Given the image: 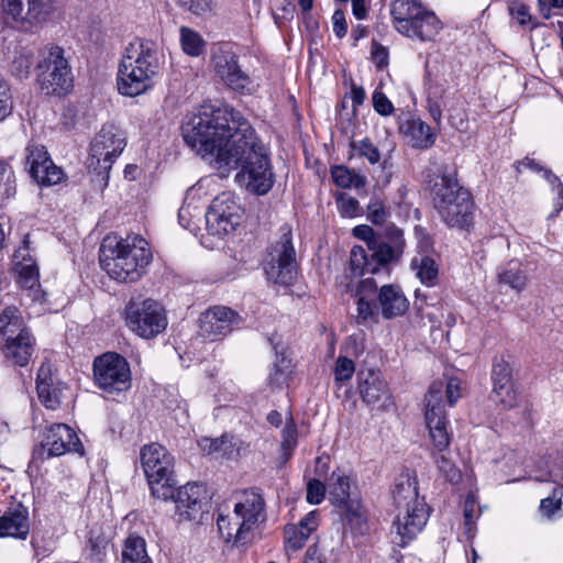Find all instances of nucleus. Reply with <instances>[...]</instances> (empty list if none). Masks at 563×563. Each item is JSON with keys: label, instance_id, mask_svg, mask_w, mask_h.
I'll use <instances>...</instances> for the list:
<instances>
[{"label": "nucleus", "instance_id": "obj_45", "mask_svg": "<svg viewBox=\"0 0 563 563\" xmlns=\"http://www.w3.org/2000/svg\"><path fill=\"white\" fill-rule=\"evenodd\" d=\"M177 4L196 16L210 15L216 9L213 0H177Z\"/></svg>", "mask_w": 563, "mask_h": 563}, {"label": "nucleus", "instance_id": "obj_31", "mask_svg": "<svg viewBox=\"0 0 563 563\" xmlns=\"http://www.w3.org/2000/svg\"><path fill=\"white\" fill-rule=\"evenodd\" d=\"M117 85L120 93L135 97L145 92L152 82L147 73H119Z\"/></svg>", "mask_w": 563, "mask_h": 563}, {"label": "nucleus", "instance_id": "obj_41", "mask_svg": "<svg viewBox=\"0 0 563 563\" xmlns=\"http://www.w3.org/2000/svg\"><path fill=\"white\" fill-rule=\"evenodd\" d=\"M180 45L183 51L190 56H199L206 46L202 36L188 26L179 27Z\"/></svg>", "mask_w": 563, "mask_h": 563}, {"label": "nucleus", "instance_id": "obj_59", "mask_svg": "<svg viewBox=\"0 0 563 563\" xmlns=\"http://www.w3.org/2000/svg\"><path fill=\"white\" fill-rule=\"evenodd\" d=\"M332 29H333L334 34L339 38H342L346 34L347 23H346L345 14H344L343 10L338 9L334 11V13L332 15Z\"/></svg>", "mask_w": 563, "mask_h": 563}, {"label": "nucleus", "instance_id": "obj_23", "mask_svg": "<svg viewBox=\"0 0 563 563\" xmlns=\"http://www.w3.org/2000/svg\"><path fill=\"white\" fill-rule=\"evenodd\" d=\"M377 301L385 319L401 316L409 307V302L405 294L400 287L395 285L382 286L377 294Z\"/></svg>", "mask_w": 563, "mask_h": 563}, {"label": "nucleus", "instance_id": "obj_6", "mask_svg": "<svg viewBox=\"0 0 563 563\" xmlns=\"http://www.w3.org/2000/svg\"><path fill=\"white\" fill-rule=\"evenodd\" d=\"M384 236L388 242H380L372 246L371 257L362 246H354L350 252V268L353 276H363L366 273L377 274L382 267L391 262H398L404 254L406 242L404 232L395 224H387Z\"/></svg>", "mask_w": 563, "mask_h": 563}, {"label": "nucleus", "instance_id": "obj_8", "mask_svg": "<svg viewBox=\"0 0 563 563\" xmlns=\"http://www.w3.org/2000/svg\"><path fill=\"white\" fill-rule=\"evenodd\" d=\"M390 13L396 30L410 38L430 41L442 27L437 15L416 0H393Z\"/></svg>", "mask_w": 563, "mask_h": 563}, {"label": "nucleus", "instance_id": "obj_11", "mask_svg": "<svg viewBox=\"0 0 563 563\" xmlns=\"http://www.w3.org/2000/svg\"><path fill=\"white\" fill-rule=\"evenodd\" d=\"M125 139L114 125H104L93 137L87 167L107 181L114 159L123 152Z\"/></svg>", "mask_w": 563, "mask_h": 563}, {"label": "nucleus", "instance_id": "obj_64", "mask_svg": "<svg viewBox=\"0 0 563 563\" xmlns=\"http://www.w3.org/2000/svg\"><path fill=\"white\" fill-rule=\"evenodd\" d=\"M303 563H325L317 545H310L306 552Z\"/></svg>", "mask_w": 563, "mask_h": 563}, {"label": "nucleus", "instance_id": "obj_63", "mask_svg": "<svg viewBox=\"0 0 563 563\" xmlns=\"http://www.w3.org/2000/svg\"><path fill=\"white\" fill-rule=\"evenodd\" d=\"M317 516L316 511L309 512L306 517H303L298 526H295L297 529H302L303 532H308L310 536L312 531L317 529Z\"/></svg>", "mask_w": 563, "mask_h": 563}, {"label": "nucleus", "instance_id": "obj_15", "mask_svg": "<svg viewBox=\"0 0 563 563\" xmlns=\"http://www.w3.org/2000/svg\"><path fill=\"white\" fill-rule=\"evenodd\" d=\"M444 385L442 382H434L424 397V419L429 429L430 439L435 449L440 451L448 449L451 435L448 432L446 413L443 404Z\"/></svg>", "mask_w": 563, "mask_h": 563}, {"label": "nucleus", "instance_id": "obj_13", "mask_svg": "<svg viewBox=\"0 0 563 563\" xmlns=\"http://www.w3.org/2000/svg\"><path fill=\"white\" fill-rule=\"evenodd\" d=\"M93 375L98 386L108 394L122 393L131 386L130 365L118 353L98 356L93 362Z\"/></svg>", "mask_w": 563, "mask_h": 563}, {"label": "nucleus", "instance_id": "obj_10", "mask_svg": "<svg viewBox=\"0 0 563 563\" xmlns=\"http://www.w3.org/2000/svg\"><path fill=\"white\" fill-rule=\"evenodd\" d=\"M4 22L24 33H35L54 11L53 0H1Z\"/></svg>", "mask_w": 563, "mask_h": 563}, {"label": "nucleus", "instance_id": "obj_32", "mask_svg": "<svg viewBox=\"0 0 563 563\" xmlns=\"http://www.w3.org/2000/svg\"><path fill=\"white\" fill-rule=\"evenodd\" d=\"M410 267L422 285L433 287L438 284L439 265L433 257L424 254L417 255L411 260Z\"/></svg>", "mask_w": 563, "mask_h": 563}, {"label": "nucleus", "instance_id": "obj_40", "mask_svg": "<svg viewBox=\"0 0 563 563\" xmlns=\"http://www.w3.org/2000/svg\"><path fill=\"white\" fill-rule=\"evenodd\" d=\"M331 177L334 184L341 188H361L366 184V178L343 165L331 168Z\"/></svg>", "mask_w": 563, "mask_h": 563}, {"label": "nucleus", "instance_id": "obj_19", "mask_svg": "<svg viewBox=\"0 0 563 563\" xmlns=\"http://www.w3.org/2000/svg\"><path fill=\"white\" fill-rule=\"evenodd\" d=\"M357 389L362 400L373 408L387 409L393 405L389 387L379 372L361 369L357 373Z\"/></svg>", "mask_w": 563, "mask_h": 563}, {"label": "nucleus", "instance_id": "obj_30", "mask_svg": "<svg viewBox=\"0 0 563 563\" xmlns=\"http://www.w3.org/2000/svg\"><path fill=\"white\" fill-rule=\"evenodd\" d=\"M351 481L340 472H333L328 482L329 498L333 505L344 509L352 503H356L351 498Z\"/></svg>", "mask_w": 563, "mask_h": 563}, {"label": "nucleus", "instance_id": "obj_48", "mask_svg": "<svg viewBox=\"0 0 563 563\" xmlns=\"http://www.w3.org/2000/svg\"><path fill=\"white\" fill-rule=\"evenodd\" d=\"M308 538V532H303L302 529H297L295 526L286 527L285 529V545L287 550L298 551L303 547Z\"/></svg>", "mask_w": 563, "mask_h": 563}, {"label": "nucleus", "instance_id": "obj_56", "mask_svg": "<svg viewBox=\"0 0 563 563\" xmlns=\"http://www.w3.org/2000/svg\"><path fill=\"white\" fill-rule=\"evenodd\" d=\"M377 288V283L373 278H365L358 283L355 289V297L371 299L378 294Z\"/></svg>", "mask_w": 563, "mask_h": 563}, {"label": "nucleus", "instance_id": "obj_53", "mask_svg": "<svg viewBox=\"0 0 563 563\" xmlns=\"http://www.w3.org/2000/svg\"><path fill=\"white\" fill-rule=\"evenodd\" d=\"M12 111V97L8 84L0 77V122Z\"/></svg>", "mask_w": 563, "mask_h": 563}, {"label": "nucleus", "instance_id": "obj_42", "mask_svg": "<svg viewBox=\"0 0 563 563\" xmlns=\"http://www.w3.org/2000/svg\"><path fill=\"white\" fill-rule=\"evenodd\" d=\"M343 510V521L352 530L363 534L367 530L366 519L362 512V507L358 501L352 503Z\"/></svg>", "mask_w": 563, "mask_h": 563}, {"label": "nucleus", "instance_id": "obj_57", "mask_svg": "<svg viewBox=\"0 0 563 563\" xmlns=\"http://www.w3.org/2000/svg\"><path fill=\"white\" fill-rule=\"evenodd\" d=\"M373 107L382 115H389L394 110L391 102L379 90H375L373 93Z\"/></svg>", "mask_w": 563, "mask_h": 563}, {"label": "nucleus", "instance_id": "obj_47", "mask_svg": "<svg viewBox=\"0 0 563 563\" xmlns=\"http://www.w3.org/2000/svg\"><path fill=\"white\" fill-rule=\"evenodd\" d=\"M500 284L508 285L517 291H521L527 285V276L518 268H508L498 274Z\"/></svg>", "mask_w": 563, "mask_h": 563}, {"label": "nucleus", "instance_id": "obj_9", "mask_svg": "<svg viewBox=\"0 0 563 563\" xmlns=\"http://www.w3.org/2000/svg\"><path fill=\"white\" fill-rule=\"evenodd\" d=\"M126 327L142 339H153L167 327L164 307L152 298H132L124 310Z\"/></svg>", "mask_w": 563, "mask_h": 563}, {"label": "nucleus", "instance_id": "obj_5", "mask_svg": "<svg viewBox=\"0 0 563 563\" xmlns=\"http://www.w3.org/2000/svg\"><path fill=\"white\" fill-rule=\"evenodd\" d=\"M432 202L448 227L468 229L472 225L475 203L471 192L456 179L442 176L433 186Z\"/></svg>", "mask_w": 563, "mask_h": 563}, {"label": "nucleus", "instance_id": "obj_16", "mask_svg": "<svg viewBox=\"0 0 563 563\" xmlns=\"http://www.w3.org/2000/svg\"><path fill=\"white\" fill-rule=\"evenodd\" d=\"M242 213V208L231 192L218 195L206 212L208 232L217 236L233 232L240 225Z\"/></svg>", "mask_w": 563, "mask_h": 563}, {"label": "nucleus", "instance_id": "obj_12", "mask_svg": "<svg viewBox=\"0 0 563 563\" xmlns=\"http://www.w3.org/2000/svg\"><path fill=\"white\" fill-rule=\"evenodd\" d=\"M296 251L292 245L291 228L284 224L279 238L269 249L264 266L267 278L276 284L288 285L296 274Z\"/></svg>", "mask_w": 563, "mask_h": 563}, {"label": "nucleus", "instance_id": "obj_27", "mask_svg": "<svg viewBox=\"0 0 563 563\" xmlns=\"http://www.w3.org/2000/svg\"><path fill=\"white\" fill-rule=\"evenodd\" d=\"M14 261L19 285L30 291L38 287V271L35 262L31 257L26 258V249L16 251Z\"/></svg>", "mask_w": 563, "mask_h": 563}, {"label": "nucleus", "instance_id": "obj_52", "mask_svg": "<svg viewBox=\"0 0 563 563\" xmlns=\"http://www.w3.org/2000/svg\"><path fill=\"white\" fill-rule=\"evenodd\" d=\"M355 371L352 360L345 356H339L335 362L334 375L336 380H349Z\"/></svg>", "mask_w": 563, "mask_h": 563}, {"label": "nucleus", "instance_id": "obj_20", "mask_svg": "<svg viewBox=\"0 0 563 563\" xmlns=\"http://www.w3.org/2000/svg\"><path fill=\"white\" fill-rule=\"evenodd\" d=\"M492 399L503 409L517 405L518 394L512 379V368L505 360L495 361L492 371Z\"/></svg>", "mask_w": 563, "mask_h": 563}, {"label": "nucleus", "instance_id": "obj_24", "mask_svg": "<svg viewBox=\"0 0 563 563\" xmlns=\"http://www.w3.org/2000/svg\"><path fill=\"white\" fill-rule=\"evenodd\" d=\"M30 532L29 511L22 505L9 509L0 517V537L24 540Z\"/></svg>", "mask_w": 563, "mask_h": 563}, {"label": "nucleus", "instance_id": "obj_44", "mask_svg": "<svg viewBox=\"0 0 563 563\" xmlns=\"http://www.w3.org/2000/svg\"><path fill=\"white\" fill-rule=\"evenodd\" d=\"M142 47L143 38L136 37L130 42L124 48L119 70H128L129 68L132 70L133 68H136L140 56L144 52Z\"/></svg>", "mask_w": 563, "mask_h": 563}, {"label": "nucleus", "instance_id": "obj_50", "mask_svg": "<svg viewBox=\"0 0 563 563\" xmlns=\"http://www.w3.org/2000/svg\"><path fill=\"white\" fill-rule=\"evenodd\" d=\"M354 236L364 240L367 243L368 250L372 246L379 244L380 242H388V239L384 236V232L380 234V240L375 236L374 230L368 225H357L353 229Z\"/></svg>", "mask_w": 563, "mask_h": 563}, {"label": "nucleus", "instance_id": "obj_18", "mask_svg": "<svg viewBox=\"0 0 563 563\" xmlns=\"http://www.w3.org/2000/svg\"><path fill=\"white\" fill-rule=\"evenodd\" d=\"M16 70H69V56L62 46L47 44L41 47L35 56L31 49L23 48L14 59Z\"/></svg>", "mask_w": 563, "mask_h": 563}, {"label": "nucleus", "instance_id": "obj_49", "mask_svg": "<svg viewBox=\"0 0 563 563\" xmlns=\"http://www.w3.org/2000/svg\"><path fill=\"white\" fill-rule=\"evenodd\" d=\"M389 217L388 209L379 200H375L367 206V219L375 225L384 224Z\"/></svg>", "mask_w": 563, "mask_h": 563}, {"label": "nucleus", "instance_id": "obj_38", "mask_svg": "<svg viewBox=\"0 0 563 563\" xmlns=\"http://www.w3.org/2000/svg\"><path fill=\"white\" fill-rule=\"evenodd\" d=\"M211 59L216 70H240L238 56L228 43L217 45Z\"/></svg>", "mask_w": 563, "mask_h": 563}, {"label": "nucleus", "instance_id": "obj_3", "mask_svg": "<svg viewBox=\"0 0 563 563\" xmlns=\"http://www.w3.org/2000/svg\"><path fill=\"white\" fill-rule=\"evenodd\" d=\"M393 499L398 510L394 527L399 541L396 543L405 547L424 527L428 520L427 505L418 497V482L409 472L400 474L393 490Z\"/></svg>", "mask_w": 563, "mask_h": 563}, {"label": "nucleus", "instance_id": "obj_37", "mask_svg": "<svg viewBox=\"0 0 563 563\" xmlns=\"http://www.w3.org/2000/svg\"><path fill=\"white\" fill-rule=\"evenodd\" d=\"M122 563H152L143 538L133 536L128 538L122 552Z\"/></svg>", "mask_w": 563, "mask_h": 563}, {"label": "nucleus", "instance_id": "obj_60", "mask_svg": "<svg viewBox=\"0 0 563 563\" xmlns=\"http://www.w3.org/2000/svg\"><path fill=\"white\" fill-rule=\"evenodd\" d=\"M442 383L444 385L443 396L445 395L448 402L451 406H453L461 396L460 382L456 378H452L445 383L444 382H442Z\"/></svg>", "mask_w": 563, "mask_h": 563}, {"label": "nucleus", "instance_id": "obj_25", "mask_svg": "<svg viewBox=\"0 0 563 563\" xmlns=\"http://www.w3.org/2000/svg\"><path fill=\"white\" fill-rule=\"evenodd\" d=\"M36 81L41 92L47 97L66 96L74 87L71 73H40Z\"/></svg>", "mask_w": 563, "mask_h": 563}, {"label": "nucleus", "instance_id": "obj_58", "mask_svg": "<svg viewBox=\"0 0 563 563\" xmlns=\"http://www.w3.org/2000/svg\"><path fill=\"white\" fill-rule=\"evenodd\" d=\"M510 14L518 21L519 24L525 25L531 21L529 7L522 2L516 1L509 7Z\"/></svg>", "mask_w": 563, "mask_h": 563}, {"label": "nucleus", "instance_id": "obj_62", "mask_svg": "<svg viewBox=\"0 0 563 563\" xmlns=\"http://www.w3.org/2000/svg\"><path fill=\"white\" fill-rule=\"evenodd\" d=\"M544 178L550 183V185L556 189L558 196L562 199V202H559V208L556 209V213L563 209V185L551 170H544Z\"/></svg>", "mask_w": 563, "mask_h": 563}, {"label": "nucleus", "instance_id": "obj_29", "mask_svg": "<svg viewBox=\"0 0 563 563\" xmlns=\"http://www.w3.org/2000/svg\"><path fill=\"white\" fill-rule=\"evenodd\" d=\"M0 333L5 341L31 335L15 307H7L0 314Z\"/></svg>", "mask_w": 563, "mask_h": 563}, {"label": "nucleus", "instance_id": "obj_34", "mask_svg": "<svg viewBox=\"0 0 563 563\" xmlns=\"http://www.w3.org/2000/svg\"><path fill=\"white\" fill-rule=\"evenodd\" d=\"M110 544L109 533L102 526H93L89 530L88 550L89 556L100 562L107 553Z\"/></svg>", "mask_w": 563, "mask_h": 563}, {"label": "nucleus", "instance_id": "obj_54", "mask_svg": "<svg viewBox=\"0 0 563 563\" xmlns=\"http://www.w3.org/2000/svg\"><path fill=\"white\" fill-rule=\"evenodd\" d=\"M328 486L319 479H310L307 485V500L310 504L318 505L322 501Z\"/></svg>", "mask_w": 563, "mask_h": 563}, {"label": "nucleus", "instance_id": "obj_61", "mask_svg": "<svg viewBox=\"0 0 563 563\" xmlns=\"http://www.w3.org/2000/svg\"><path fill=\"white\" fill-rule=\"evenodd\" d=\"M372 58H373V62L375 63L376 67H378V68H383L388 65L387 49L384 46L378 45L376 43H374L373 47H372Z\"/></svg>", "mask_w": 563, "mask_h": 563}, {"label": "nucleus", "instance_id": "obj_22", "mask_svg": "<svg viewBox=\"0 0 563 563\" xmlns=\"http://www.w3.org/2000/svg\"><path fill=\"white\" fill-rule=\"evenodd\" d=\"M203 490L197 484H187L177 490L176 511L183 520H196L203 512Z\"/></svg>", "mask_w": 563, "mask_h": 563}, {"label": "nucleus", "instance_id": "obj_14", "mask_svg": "<svg viewBox=\"0 0 563 563\" xmlns=\"http://www.w3.org/2000/svg\"><path fill=\"white\" fill-rule=\"evenodd\" d=\"M74 452L84 455V445L77 433L65 423H53L46 428L40 446L33 450L32 463L43 462L47 457L60 456Z\"/></svg>", "mask_w": 563, "mask_h": 563}, {"label": "nucleus", "instance_id": "obj_21", "mask_svg": "<svg viewBox=\"0 0 563 563\" xmlns=\"http://www.w3.org/2000/svg\"><path fill=\"white\" fill-rule=\"evenodd\" d=\"M27 150L26 163L30 165V174L38 185H56L64 178V172L54 165L44 146H32Z\"/></svg>", "mask_w": 563, "mask_h": 563}, {"label": "nucleus", "instance_id": "obj_36", "mask_svg": "<svg viewBox=\"0 0 563 563\" xmlns=\"http://www.w3.org/2000/svg\"><path fill=\"white\" fill-rule=\"evenodd\" d=\"M220 80L227 88L241 95H251L257 88L246 73H220Z\"/></svg>", "mask_w": 563, "mask_h": 563}, {"label": "nucleus", "instance_id": "obj_2", "mask_svg": "<svg viewBox=\"0 0 563 563\" xmlns=\"http://www.w3.org/2000/svg\"><path fill=\"white\" fill-rule=\"evenodd\" d=\"M99 260L102 269L120 283H135L146 272L152 261V252L147 242L139 236L103 239Z\"/></svg>", "mask_w": 563, "mask_h": 563}, {"label": "nucleus", "instance_id": "obj_55", "mask_svg": "<svg viewBox=\"0 0 563 563\" xmlns=\"http://www.w3.org/2000/svg\"><path fill=\"white\" fill-rule=\"evenodd\" d=\"M339 210L344 217H355L358 210V201L347 196L346 194H340L336 198Z\"/></svg>", "mask_w": 563, "mask_h": 563}, {"label": "nucleus", "instance_id": "obj_35", "mask_svg": "<svg viewBox=\"0 0 563 563\" xmlns=\"http://www.w3.org/2000/svg\"><path fill=\"white\" fill-rule=\"evenodd\" d=\"M143 53L140 56L136 68L132 70H154L166 67L165 56L156 49L155 44L150 40H143Z\"/></svg>", "mask_w": 563, "mask_h": 563}, {"label": "nucleus", "instance_id": "obj_4", "mask_svg": "<svg viewBox=\"0 0 563 563\" xmlns=\"http://www.w3.org/2000/svg\"><path fill=\"white\" fill-rule=\"evenodd\" d=\"M264 509L262 495L253 489L245 490L232 512L218 516V529L224 541L238 548L251 543L254 527L260 520L265 519Z\"/></svg>", "mask_w": 563, "mask_h": 563}, {"label": "nucleus", "instance_id": "obj_39", "mask_svg": "<svg viewBox=\"0 0 563 563\" xmlns=\"http://www.w3.org/2000/svg\"><path fill=\"white\" fill-rule=\"evenodd\" d=\"M446 449L440 451L434 448L433 459L439 472L443 477L452 483L457 484L462 479V473L450 456V452H444Z\"/></svg>", "mask_w": 563, "mask_h": 563}, {"label": "nucleus", "instance_id": "obj_17", "mask_svg": "<svg viewBox=\"0 0 563 563\" xmlns=\"http://www.w3.org/2000/svg\"><path fill=\"white\" fill-rule=\"evenodd\" d=\"M242 317L225 306H213L203 311L199 319V335L210 342L220 341L242 323Z\"/></svg>", "mask_w": 563, "mask_h": 563}, {"label": "nucleus", "instance_id": "obj_28", "mask_svg": "<svg viewBox=\"0 0 563 563\" xmlns=\"http://www.w3.org/2000/svg\"><path fill=\"white\" fill-rule=\"evenodd\" d=\"M404 133L410 139L415 148L427 150L434 144L435 135L431 128L421 119H411L402 125Z\"/></svg>", "mask_w": 563, "mask_h": 563}, {"label": "nucleus", "instance_id": "obj_26", "mask_svg": "<svg viewBox=\"0 0 563 563\" xmlns=\"http://www.w3.org/2000/svg\"><path fill=\"white\" fill-rule=\"evenodd\" d=\"M36 390L46 408L55 409L60 404V389L54 386L49 363H43L38 369Z\"/></svg>", "mask_w": 563, "mask_h": 563}, {"label": "nucleus", "instance_id": "obj_1", "mask_svg": "<svg viewBox=\"0 0 563 563\" xmlns=\"http://www.w3.org/2000/svg\"><path fill=\"white\" fill-rule=\"evenodd\" d=\"M185 143L218 169H238L235 180L255 195L267 194L274 174L265 146L240 112L229 107L202 104L181 125Z\"/></svg>", "mask_w": 563, "mask_h": 563}, {"label": "nucleus", "instance_id": "obj_51", "mask_svg": "<svg viewBox=\"0 0 563 563\" xmlns=\"http://www.w3.org/2000/svg\"><path fill=\"white\" fill-rule=\"evenodd\" d=\"M352 146L355 150H357L360 156L367 158V161L371 164H376L379 162L380 153H379L378 148L368 139L361 141V143L358 145H356L353 142Z\"/></svg>", "mask_w": 563, "mask_h": 563}, {"label": "nucleus", "instance_id": "obj_43", "mask_svg": "<svg viewBox=\"0 0 563 563\" xmlns=\"http://www.w3.org/2000/svg\"><path fill=\"white\" fill-rule=\"evenodd\" d=\"M283 441L280 443V462L285 464L291 456L294 449L297 445V427L292 420L286 422L283 429Z\"/></svg>", "mask_w": 563, "mask_h": 563}, {"label": "nucleus", "instance_id": "obj_33", "mask_svg": "<svg viewBox=\"0 0 563 563\" xmlns=\"http://www.w3.org/2000/svg\"><path fill=\"white\" fill-rule=\"evenodd\" d=\"M33 353V339L31 335L20 336L5 341L4 355L19 366H25Z\"/></svg>", "mask_w": 563, "mask_h": 563}, {"label": "nucleus", "instance_id": "obj_7", "mask_svg": "<svg viewBox=\"0 0 563 563\" xmlns=\"http://www.w3.org/2000/svg\"><path fill=\"white\" fill-rule=\"evenodd\" d=\"M140 459L152 495L162 500L174 498V457L167 449L156 442L145 444Z\"/></svg>", "mask_w": 563, "mask_h": 563}, {"label": "nucleus", "instance_id": "obj_46", "mask_svg": "<svg viewBox=\"0 0 563 563\" xmlns=\"http://www.w3.org/2000/svg\"><path fill=\"white\" fill-rule=\"evenodd\" d=\"M376 306L371 299L357 298L356 300V322L361 325L376 323L378 321Z\"/></svg>", "mask_w": 563, "mask_h": 563}]
</instances>
